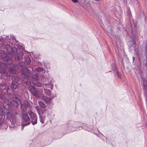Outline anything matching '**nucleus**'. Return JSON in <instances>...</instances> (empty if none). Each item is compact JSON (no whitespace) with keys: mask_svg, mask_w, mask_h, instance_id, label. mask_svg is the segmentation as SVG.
Here are the masks:
<instances>
[{"mask_svg":"<svg viewBox=\"0 0 147 147\" xmlns=\"http://www.w3.org/2000/svg\"><path fill=\"white\" fill-rule=\"evenodd\" d=\"M2 48L7 51L9 53L7 54L6 52L2 50L0 48L1 57L4 60H7V58L11 59L13 57V55H15L17 51V49L16 47L11 48L10 45L8 44H5L4 43H2Z\"/></svg>","mask_w":147,"mask_h":147,"instance_id":"obj_1","label":"nucleus"},{"mask_svg":"<svg viewBox=\"0 0 147 147\" xmlns=\"http://www.w3.org/2000/svg\"><path fill=\"white\" fill-rule=\"evenodd\" d=\"M32 121L30 122L33 125H35L37 123V118L36 114L30 116Z\"/></svg>","mask_w":147,"mask_h":147,"instance_id":"obj_16","label":"nucleus"},{"mask_svg":"<svg viewBox=\"0 0 147 147\" xmlns=\"http://www.w3.org/2000/svg\"><path fill=\"white\" fill-rule=\"evenodd\" d=\"M137 54L138 57L139 58V61H140V62L139 63V66L138 67V69H137L136 70L135 72L136 73H137L138 74H139V75L140 76H141L142 74V71L141 69H140V66L141 65V63L140 61V59L141 56L142 55V54H139V53L138 52H137Z\"/></svg>","mask_w":147,"mask_h":147,"instance_id":"obj_11","label":"nucleus"},{"mask_svg":"<svg viewBox=\"0 0 147 147\" xmlns=\"http://www.w3.org/2000/svg\"><path fill=\"white\" fill-rule=\"evenodd\" d=\"M143 84L144 85L143 88L145 92L147 91V80L145 79H143Z\"/></svg>","mask_w":147,"mask_h":147,"instance_id":"obj_21","label":"nucleus"},{"mask_svg":"<svg viewBox=\"0 0 147 147\" xmlns=\"http://www.w3.org/2000/svg\"><path fill=\"white\" fill-rule=\"evenodd\" d=\"M38 76L34 75L33 76L32 79V81L33 84L36 86L38 87L42 86V84L38 82Z\"/></svg>","mask_w":147,"mask_h":147,"instance_id":"obj_8","label":"nucleus"},{"mask_svg":"<svg viewBox=\"0 0 147 147\" xmlns=\"http://www.w3.org/2000/svg\"><path fill=\"white\" fill-rule=\"evenodd\" d=\"M6 90L7 93L9 95H13L14 93V92L13 88L11 86H9L7 87Z\"/></svg>","mask_w":147,"mask_h":147,"instance_id":"obj_17","label":"nucleus"},{"mask_svg":"<svg viewBox=\"0 0 147 147\" xmlns=\"http://www.w3.org/2000/svg\"><path fill=\"white\" fill-rule=\"evenodd\" d=\"M21 96L18 94H15L12 97V101L11 102L12 106H17L20 102V99Z\"/></svg>","mask_w":147,"mask_h":147,"instance_id":"obj_4","label":"nucleus"},{"mask_svg":"<svg viewBox=\"0 0 147 147\" xmlns=\"http://www.w3.org/2000/svg\"><path fill=\"white\" fill-rule=\"evenodd\" d=\"M5 117L3 118L0 119V129L1 128L4 123Z\"/></svg>","mask_w":147,"mask_h":147,"instance_id":"obj_23","label":"nucleus"},{"mask_svg":"<svg viewBox=\"0 0 147 147\" xmlns=\"http://www.w3.org/2000/svg\"><path fill=\"white\" fill-rule=\"evenodd\" d=\"M17 45V47L20 50H23L24 49V46L22 45V44L21 43L18 44V45Z\"/></svg>","mask_w":147,"mask_h":147,"instance_id":"obj_27","label":"nucleus"},{"mask_svg":"<svg viewBox=\"0 0 147 147\" xmlns=\"http://www.w3.org/2000/svg\"><path fill=\"white\" fill-rule=\"evenodd\" d=\"M27 85H30L31 84V82L30 80L28 79L27 82L25 83Z\"/></svg>","mask_w":147,"mask_h":147,"instance_id":"obj_34","label":"nucleus"},{"mask_svg":"<svg viewBox=\"0 0 147 147\" xmlns=\"http://www.w3.org/2000/svg\"><path fill=\"white\" fill-rule=\"evenodd\" d=\"M146 44H147V41H146Z\"/></svg>","mask_w":147,"mask_h":147,"instance_id":"obj_43","label":"nucleus"},{"mask_svg":"<svg viewBox=\"0 0 147 147\" xmlns=\"http://www.w3.org/2000/svg\"><path fill=\"white\" fill-rule=\"evenodd\" d=\"M22 73L24 76L28 78H30L31 76L30 71L26 68H24L22 70Z\"/></svg>","mask_w":147,"mask_h":147,"instance_id":"obj_9","label":"nucleus"},{"mask_svg":"<svg viewBox=\"0 0 147 147\" xmlns=\"http://www.w3.org/2000/svg\"><path fill=\"white\" fill-rule=\"evenodd\" d=\"M114 73L115 74V75L116 76V75L119 78H121V74H120L119 71L116 69L114 71Z\"/></svg>","mask_w":147,"mask_h":147,"instance_id":"obj_26","label":"nucleus"},{"mask_svg":"<svg viewBox=\"0 0 147 147\" xmlns=\"http://www.w3.org/2000/svg\"><path fill=\"white\" fill-rule=\"evenodd\" d=\"M74 3H77L78 2V0H71Z\"/></svg>","mask_w":147,"mask_h":147,"instance_id":"obj_37","label":"nucleus"},{"mask_svg":"<svg viewBox=\"0 0 147 147\" xmlns=\"http://www.w3.org/2000/svg\"><path fill=\"white\" fill-rule=\"evenodd\" d=\"M13 113L8 110L6 113V119L7 120L11 121V119L13 116Z\"/></svg>","mask_w":147,"mask_h":147,"instance_id":"obj_18","label":"nucleus"},{"mask_svg":"<svg viewBox=\"0 0 147 147\" xmlns=\"http://www.w3.org/2000/svg\"><path fill=\"white\" fill-rule=\"evenodd\" d=\"M0 74H1V78L2 79H5V77H8L9 75L6 69L2 70L0 68Z\"/></svg>","mask_w":147,"mask_h":147,"instance_id":"obj_13","label":"nucleus"},{"mask_svg":"<svg viewBox=\"0 0 147 147\" xmlns=\"http://www.w3.org/2000/svg\"><path fill=\"white\" fill-rule=\"evenodd\" d=\"M10 80H11L12 86L13 89H16L18 87V84L17 81H18V78L16 76H10L9 77Z\"/></svg>","mask_w":147,"mask_h":147,"instance_id":"obj_6","label":"nucleus"},{"mask_svg":"<svg viewBox=\"0 0 147 147\" xmlns=\"http://www.w3.org/2000/svg\"><path fill=\"white\" fill-rule=\"evenodd\" d=\"M12 123L15 125L16 122L18 121V119L16 118V115H13L11 119V121H10Z\"/></svg>","mask_w":147,"mask_h":147,"instance_id":"obj_20","label":"nucleus"},{"mask_svg":"<svg viewBox=\"0 0 147 147\" xmlns=\"http://www.w3.org/2000/svg\"><path fill=\"white\" fill-rule=\"evenodd\" d=\"M25 64L24 61H20L18 63V65L20 67H23L24 66Z\"/></svg>","mask_w":147,"mask_h":147,"instance_id":"obj_32","label":"nucleus"},{"mask_svg":"<svg viewBox=\"0 0 147 147\" xmlns=\"http://www.w3.org/2000/svg\"><path fill=\"white\" fill-rule=\"evenodd\" d=\"M21 117L22 118L21 125L22 126H26L30 124V120L26 113H23L21 115Z\"/></svg>","mask_w":147,"mask_h":147,"instance_id":"obj_3","label":"nucleus"},{"mask_svg":"<svg viewBox=\"0 0 147 147\" xmlns=\"http://www.w3.org/2000/svg\"><path fill=\"white\" fill-rule=\"evenodd\" d=\"M135 1L136 2L138 3V1L137 0H135Z\"/></svg>","mask_w":147,"mask_h":147,"instance_id":"obj_41","label":"nucleus"},{"mask_svg":"<svg viewBox=\"0 0 147 147\" xmlns=\"http://www.w3.org/2000/svg\"><path fill=\"white\" fill-rule=\"evenodd\" d=\"M39 105L42 108H45L46 107V105L41 101H38Z\"/></svg>","mask_w":147,"mask_h":147,"instance_id":"obj_28","label":"nucleus"},{"mask_svg":"<svg viewBox=\"0 0 147 147\" xmlns=\"http://www.w3.org/2000/svg\"><path fill=\"white\" fill-rule=\"evenodd\" d=\"M28 80V79L27 78H24L22 80L25 83H26Z\"/></svg>","mask_w":147,"mask_h":147,"instance_id":"obj_36","label":"nucleus"},{"mask_svg":"<svg viewBox=\"0 0 147 147\" xmlns=\"http://www.w3.org/2000/svg\"><path fill=\"white\" fill-rule=\"evenodd\" d=\"M25 126H22V127H21V130H22L24 129V127Z\"/></svg>","mask_w":147,"mask_h":147,"instance_id":"obj_38","label":"nucleus"},{"mask_svg":"<svg viewBox=\"0 0 147 147\" xmlns=\"http://www.w3.org/2000/svg\"><path fill=\"white\" fill-rule=\"evenodd\" d=\"M146 63L145 64V66L147 68V49H146Z\"/></svg>","mask_w":147,"mask_h":147,"instance_id":"obj_35","label":"nucleus"},{"mask_svg":"<svg viewBox=\"0 0 147 147\" xmlns=\"http://www.w3.org/2000/svg\"><path fill=\"white\" fill-rule=\"evenodd\" d=\"M12 39L13 40H15V41H16L17 42V41H16V39H15V38H13V39Z\"/></svg>","mask_w":147,"mask_h":147,"instance_id":"obj_39","label":"nucleus"},{"mask_svg":"<svg viewBox=\"0 0 147 147\" xmlns=\"http://www.w3.org/2000/svg\"><path fill=\"white\" fill-rule=\"evenodd\" d=\"M25 61L27 65L30 64L31 62V59L30 58L28 57H25Z\"/></svg>","mask_w":147,"mask_h":147,"instance_id":"obj_24","label":"nucleus"},{"mask_svg":"<svg viewBox=\"0 0 147 147\" xmlns=\"http://www.w3.org/2000/svg\"><path fill=\"white\" fill-rule=\"evenodd\" d=\"M19 70V67L17 64H14L13 66L10 67L9 68V71L13 74L16 73V71Z\"/></svg>","mask_w":147,"mask_h":147,"instance_id":"obj_10","label":"nucleus"},{"mask_svg":"<svg viewBox=\"0 0 147 147\" xmlns=\"http://www.w3.org/2000/svg\"><path fill=\"white\" fill-rule=\"evenodd\" d=\"M132 58H133V62H134V60H135V59L134 57H132Z\"/></svg>","mask_w":147,"mask_h":147,"instance_id":"obj_40","label":"nucleus"},{"mask_svg":"<svg viewBox=\"0 0 147 147\" xmlns=\"http://www.w3.org/2000/svg\"><path fill=\"white\" fill-rule=\"evenodd\" d=\"M28 90L36 98H38L40 96V92L34 86H30L28 88Z\"/></svg>","mask_w":147,"mask_h":147,"instance_id":"obj_5","label":"nucleus"},{"mask_svg":"<svg viewBox=\"0 0 147 147\" xmlns=\"http://www.w3.org/2000/svg\"><path fill=\"white\" fill-rule=\"evenodd\" d=\"M24 54L22 51L19 53L15 56V60L17 62H18L20 61H22L23 58Z\"/></svg>","mask_w":147,"mask_h":147,"instance_id":"obj_14","label":"nucleus"},{"mask_svg":"<svg viewBox=\"0 0 147 147\" xmlns=\"http://www.w3.org/2000/svg\"><path fill=\"white\" fill-rule=\"evenodd\" d=\"M11 59H9V58H7V60H5L6 61V63L8 65H10L12 63V61Z\"/></svg>","mask_w":147,"mask_h":147,"instance_id":"obj_30","label":"nucleus"},{"mask_svg":"<svg viewBox=\"0 0 147 147\" xmlns=\"http://www.w3.org/2000/svg\"><path fill=\"white\" fill-rule=\"evenodd\" d=\"M21 109L22 111L24 112L27 108H29L30 105L29 102L27 100H25L23 103L20 104Z\"/></svg>","mask_w":147,"mask_h":147,"instance_id":"obj_7","label":"nucleus"},{"mask_svg":"<svg viewBox=\"0 0 147 147\" xmlns=\"http://www.w3.org/2000/svg\"><path fill=\"white\" fill-rule=\"evenodd\" d=\"M35 108L37 110V112H38V114H40L42 113V112L43 111H42L41 109L40 108V107L38 106H37L35 107Z\"/></svg>","mask_w":147,"mask_h":147,"instance_id":"obj_29","label":"nucleus"},{"mask_svg":"<svg viewBox=\"0 0 147 147\" xmlns=\"http://www.w3.org/2000/svg\"><path fill=\"white\" fill-rule=\"evenodd\" d=\"M3 106L5 109L6 110H8L9 108V105L7 100L6 101H4L3 104Z\"/></svg>","mask_w":147,"mask_h":147,"instance_id":"obj_19","label":"nucleus"},{"mask_svg":"<svg viewBox=\"0 0 147 147\" xmlns=\"http://www.w3.org/2000/svg\"><path fill=\"white\" fill-rule=\"evenodd\" d=\"M7 68V66L5 64L2 62H0V68L1 69H5Z\"/></svg>","mask_w":147,"mask_h":147,"instance_id":"obj_22","label":"nucleus"},{"mask_svg":"<svg viewBox=\"0 0 147 147\" xmlns=\"http://www.w3.org/2000/svg\"><path fill=\"white\" fill-rule=\"evenodd\" d=\"M28 113L30 116H31L35 114V113H34L30 109L29 110H28Z\"/></svg>","mask_w":147,"mask_h":147,"instance_id":"obj_33","label":"nucleus"},{"mask_svg":"<svg viewBox=\"0 0 147 147\" xmlns=\"http://www.w3.org/2000/svg\"><path fill=\"white\" fill-rule=\"evenodd\" d=\"M2 103H1V102H0V105H2Z\"/></svg>","mask_w":147,"mask_h":147,"instance_id":"obj_42","label":"nucleus"},{"mask_svg":"<svg viewBox=\"0 0 147 147\" xmlns=\"http://www.w3.org/2000/svg\"><path fill=\"white\" fill-rule=\"evenodd\" d=\"M47 97L45 96H43L42 97L43 99L47 103L49 104L51 102V100L55 97V96L54 94H52L51 96Z\"/></svg>","mask_w":147,"mask_h":147,"instance_id":"obj_12","label":"nucleus"},{"mask_svg":"<svg viewBox=\"0 0 147 147\" xmlns=\"http://www.w3.org/2000/svg\"><path fill=\"white\" fill-rule=\"evenodd\" d=\"M7 85V84L6 82H2L0 83V87H5Z\"/></svg>","mask_w":147,"mask_h":147,"instance_id":"obj_31","label":"nucleus"},{"mask_svg":"<svg viewBox=\"0 0 147 147\" xmlns=\"http://www.w3.org/2000/svg\"><path fill=\"white\" fill-rule=\"evenodd\" d=\"M46 111H43L40 114L39 113L38 114L39 116L40 121L42 123H44V121L46 117L45 116L46 115L45 114V112Z\"/></svg>","mask_w":147,"mask_h":147,"instance_id":"obj_15","label":"nucleus"},{"mask_svg":"<svg viewBox=\"0 0 147 147\" xmlns=\"http://www.w3.org/2000/svg\"><path fill=\"white\" fill-rule=\"evenodd\" d=\"M54 84L52 82L51 80L50 81L47 79H46V81L44 82V85H43V86L45 88L44 90L46 95L47 96H50L52 94H51V91L53 88Z\"/></svg>","mask_w":147,"mask_h":147,"instance_id":"obj_2","label":"nucleus"},{"mask_svg":"<svg viewBox=\"0 0 147 147\" xmlns=\"http://www.w3.org/2000/svg\"><path fill=\"white\" fill-rule=\"evenodd\" d=\"M36 71L37 72H41L43 73H45L46 71L45 70H44L43 68H36Z\"/></svg>","mask_w":147,"mask_h":147,"instance_id":"obj_25","label":"nucleus"}]
</instances>
